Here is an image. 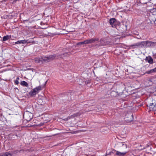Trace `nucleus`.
Instances as JSON below:
<instances>
[{
  "label": "nucleus",
  "mask_w": 156,
  "mask_h": 156,
  "mask_svg": "<svg viewBox=\"0 0 156 156\" xmlns=\"http://www.w3.org/2000/svg\"><path fill=\"white\" fill-rule=\"evenodd\" d=\"M27 43V41L25 40H22L20 41H18L15 42V44H25Z\"/></svg>",
  "instance_id": "obj_16"
},
{
  "label": "nucleus",
  "mask_w": 156,
  "mask_h": 156,
  "mask_svg": "<svg viewBox=\"0 0 156 156\" xmlns=\"http://www.w3.org/2000/svg\"><path fill=\"white\" fill-rule=\"evenodd\" d=\"M20 84L22 86L24 87H27L28 86V83L24 81H21Z\"/></svg>",
  "instance_id": "obj_18"
},
{
  "label": "nucleus",
  "mask_w": 156,
  "mask_h": 156,
  "mask_svg": "<svg viewBox=\"0 0 156 156\" xmlns=\"http://www.w3.org/2000/svg\"><path fill=\"white\" fill-rule=\"evenodd\" d=\"M115 155L118 156H124L127 153V152H121L118 151H116Z\"/></svg>",
  "instance_id": "obj_14"
},
{
  "label": "nucleus",
  "mask_w": 156,
  "mask_h": 156,
  "mask_svg": "<svg viewBox=\"0 0 156 156\" xmlns=\"http://www.w3.org/2000/svg\"><path fill=\"white\" fill-rule=\"evenodd\" d=\"M12 38L13 39L15 38V37L14 36H12Z\"/></svg>",
  "instance_id": "obj_33"
},
{
  "label": "nucleus",
  "mask_w": 156,
  "mask_h": 156,
  "mask_svg": "<svg viewBox=\"0 0 156 156\" xmlns=\"http://www.w3.org/2000/svg\"><path fill=\"white\" fill-rule=\"evenodd\" d=\"M117 21L115 18H112L110 19L109 23L110 25L112 27H116V23H117Z\"/></svg>",
  "instance_id": "obj_8"
},
{
  "label": "nucleus",
  "mask_w": 156,
  "mask_h": 156,
  "mask_svg": "<svg viewBox=\"0 0 156 156\" xmlns=\"http://www.w3.org/2000/svg\"><path fill=\"white\" fill-rule=\"evenodd\" d=\"M155 72H156L154 68V69H151L149 71H147L146 73L147 74H151Z\"/></svg>",
  "instance_id": "obj_21"
},
{
  "label": "nucleus",
  "mask_w": 156,
  "mask_h": 156,
  "mask_svg": "<svg viewBox=\"0 0 156 156\" xmlns=\"http://www.w3.org/2000/svg\"><path fill=\"white\" fill-rule=\"evenodd\" d=\"M152 149L151 145V144L147 145L145 147H144L142 149V150L146 149L145 151L147 153H149L150 151H151Z\"/></svg>",
  "instance_id": "obj_10"
},
{
  "label": "nucleus",
  "mask_w": 156,
  "mask_h": 156,
  "mask_svg": "<svg viewBox=\"0 0 156 156\" xmlns=\"http://www.w3.org/2000/svg\"><path fill=\"white\" fill-rule=\"evenodd\" d=\"M0 156H5L4 153H2L0 154Z\"/></svg>",
  "instance_id": "obj_32"
},
{
  "label": "nucleus",
  "mask_w": 156,
  "mask_h": 156,
  "mask_svg": "<svg viewBox=\"0 0 156 156\" xmlns=\"http://www.w3.org/2000/svg\"><path fill=\"white\" fill-rule=\"evenodd\" d=\"M146 48H151V41H146Z\"/></svg>",
  "instance_id": "obj_22"
},
{
  "label": "nucleus",
  "mask_w": 156,
  "mask_h": 156,
  "mask_svg": "<svg viewBox=\"0 0 156 156\" xmlns=\"http://www.w3.org/2000/svg\"><path fill=\"white\" fill-rule=\"evenodd\" d=\"M130 48H136L138 47H140L139 43H135L133 44L128 46Z\"/></svg>",
  "instance_id": "obj_11"
},
{
  "label": "nucleus",
  "mask_w": 156,
  "mask_h": 156,
  "mask_svg": "<svg viewBox=\"0 0 156 156\" xmlns=\"http://www.w3.org/2000/svg\"><path fill=\"white\" fill-rule=\"evenodd\" d=\"M19 77H17L16 78V80H14V81L15 84L16 85L18 84L19 83Z\"/></svg>",
  "instance_id": "obj_24"
},
{
  "label": "nucleus",
  "mask_w": 156,
  "mask_h": 156,
  "mask_svg": "<svg viewBox=\"0 0 156 156\" xmlns=\"http://www.w3.org/2000/svg\"><path fill=\"white\" fill-rule=\"evenodd\" d=\"M139 43L140 47L141 48H146V41L139 42Z\"/></svg>",
  "instance_id": "obj_13"
},
{
  "label": "nucleus",
  "mask_w": 156,
  "mask_h": 156,
  "mask_svg": "<svg viewBox=\"0 0 156 156\" xmlns=\"http://www.w3.org/2000/svg\"><path fill=\"white\" fill-rule=\"evenodd\" d=\"M155 106L154 107H153V108L151 107V111H156V105H155Z\"/></svg>",
  "instance_id": "obj_28"
},
{
  "label": "nucleus",
  "mask_w": 156,
  "mask_h": 156,
  "mask_svg": "<svg viewBox=\"0 0 156 156\" xmlns=\"http://www.w3.org/2000/svg\"><path fill=\"white\" fill-rule=\"evenodd\" d=\"M107 40L105 38H102L100 40L96 42L94 46L96 48H98L100 46L105 45L107 44Z\"/></svg>",
  "instance_id": "obj_3"
},
{
  "label": "nucleus",
  "mask_w": 156,
  "mask_h": 156,
  "mask_svg": "<svg viewBox=\"0 0 156 156\" xmlns=\"http://www.w3.org/2000/svg\"><path fill=\"white\" fill-rule=\"evenodd\" d=\"M41 89V86H39L36 87L34 89H33L29 92V94L31 97H34Z\"/></svg>",
  "instance_id": "obj_2"
},
{
  "label": "nucleus",
  "mask_w": 156,
  "mask_h": 156,
  "mask_svg": "<svg viewBox=\"0 0 156 156\" xmlns=\"http://www.w3.org/2000/svg\"><path fill=\"white\" fill-rule=\"evenodd\" d=\"M140 3L142 4H147V1H146L145 0H140Z\"/></svg>",
  "instance_id": "obj_25"
},
{
  "label": "nucleus",
  "mask_w": 156,
  "mask_h": 156,
  "mask_svg": "<svg viewBox=\"0 0 156 156\" xmlns=\"http://www.w3.org/2000/svg\"><path fill=\"white\" fill-rule=\"evenodd\" d=\"M11 38L12 36L11 35H6L3 37L2 41H7Z\"/></svg>",
  "instance_id": "obj_15"
},
{
  "label": "nucleus",
  "mask_w": 156,
  "mask_h": 156,
  "mask_svg": "<svg viewBox=\"0 0 156 156\" xmlns=\"http://www.w3.org/2000/svg\"><path fill=\"white\" fill-rule=\"evenodd\" d=\"M116 151L115 150L113 149L112 151L108 153H106V155H110L112 153H114Z\"/></svg>",
  "instance_id": "obj_26"
},
{
  "label": "nucleus",
  "mask_w": 156,
  "mask_h": 156,
  "mask_svg": "<svg viewBox=\"0 0 156 156\" xmlns=\"http://www.w3.org/2000/svg\"><path fill=\"white\" fill-rule=\"evenodd\" d=\"M44 59H43L44 62H51L55 58L58 59L59 57H61L62 55H56V54H53L52 55L44 56Z\"/></svg>",
  "instance_id": "obj_1"
},
{
  "label": "nucleus",
  "mask_w": 156,
  "mask_h": 156,
  "mask_svg": "<svg viewBox=\"0 0 156 156\" xmlns=\"http://www.w3.org/2000/svg\"><path fill=\"white\" fill-rule=\"evenodd\" d=\"M150 45L151 48H154L156 46V42L151 41Z\"/></svg>",
  "instance_id": "obj_20"
},
{
  "label": "nucleus",
  "mask_w": 156,
  "mask_h": 156,
  "mask_svg": "<svg viewBox=\"0 0 156 156\" xmlns=\"http://www.w3.org/2000/svg\"><path fill=\"white\" fill-rule=\"evenodd\" d=\"M33 114L30 112L26 111L24 112L23 115V118L27 122H29L33 118Z\"/></svg>",
  "instance_id": "obj_4"
},
{
  "label": "nucleus",
  "mask_w": 156,
  "mask_h": 156,
  "mask_svg": "<svg viewBox=\"0 0 156 156\" xmlns=\"http://www.w3.org/2000/svg\"><path fill=\"white\" fill-rule=\"evenodd\" d=\"M155 22L156 21V20H155Z\"/></svg>",
  "instance_id": "obj_37"
},
{
  "label": "nucleus",
  "mask_w": 156,
  "mask_h": 156,
  "mask_svg": "<svg viewBox=\"0 0 156 156\" xmlns=\"http://www.w3.org/2000/svg\"><path fill=\"white\" fill-rule=\"evenodd\" d=\"M155 105H152L151 104H147V106L149 107L150 110L151 111V108L154 107L155 106Z\"/></svg>",
  "instance_id": "obj_23"
},
{
  "label": "nucleus",
  "mask_w": 156,
  "mask_h": 156,
  "mask_svg": "<svg viewBox=\"0 0 156 156\" xmlns=\"http://www.w3.org/2000/svg\"><path fill=\"white\" fill-rule=\"evenodd\" d=\"M151 11H152L153 12H155L156 11V9L155 8H153L151 10Z\"/></svg>",
  "instance_id": "obj_31"
},
{
  "label": "nucleus",
  "mask_w": 156,
  "mask_h": 156,
  "mask_svg": "<svg viewBox=\"0 0 156 156\" xmlns=\"http://www.w3.org/2000/svg\"><path fill=\"white\" fill-rule=\"evenodd\" d=\"M90 83V81L89 80L86 81H85V83L86 84H87Z\"/></svg>",
  "instance_id": "obj_30"
},
{
  "label": "nucleus",
  "mask_w": 156,
  "mask_h": 156,
  "mask_svg": "<svg viewBox=\"0 0 156 156\" xmlns=\"http://www.w3.org/2000/svg\"><path fill=\"white\" fill-rule=\"evenodd\" d=\"M133 115L132 114H127L126 115L125 118V121L128 122H130L133 119Z\"/></svg>",
  "instance_id": "obj_5"
},
{
  "label": "nucleus",
  "mask_w": 156,
  "mask_h": 156,
  "mask_svg": "<svg viewBox=\"0 0 156 156\" xmlns=\"http://www.w3.org/2000/svg\"><path fill=\"white\" fill-rule=\"evenodd\" d=\"M156 72V67L155 68Z\"/></svg>",
  "instance_id": "obj_35"
},
{
  "label": "nucleus",
  "mask_w": 156,
  "mask_h": 156,
  "mask_svg": "<svg viewBox=\"0 0 156 156\" xmlns=\"http://www.w3.org/2000/svg\"><path fill=\"white\" fill-rule=\"evenodd\" d=\"M4 154L5 156H11V154L9 152H6Z\"/></svg>",
  "instance_id": "obj_27"
},
{
  "label": "nucleus",
  "mask_w": 156,
  "mask_h": 156,
  "mask_svg": "<svg viewBox=\"0 0 156 156\" xmlns=\"http://www.w3.org/2000/svg\"><path fill=\"white\" fill-rule=\"evenodd\" d=\"M122 145H124V144L123 143H122Z\"/></svg>",
  "instance_id": "obj_36"
},
{
  "label": "nucleus",
  "mask_w": 156,
  "mask_h": 156,
  "mask_svg": "<svg viewBox=\"0 0 156 156\" xmlns=\"http://www.w3.org/2000/svg\"><path fill=\"white\" fill-rule=\"evenodd\" d=\"M145 60L150 64H152L153 63V60L151 56L146 57Z\"/></svg>",
  "instance_id": "obj_12"
},
{
  "label": "nucleus",
  "mask_w": 156,
  "mask_h": 156,
  "mask_svg": "<svg viewBox=\"0 0 156 156\" xmlns=\"http://www.w3.org/2000/svg\"><path fill=\"white\" fill-rule=\"evenodd\" d=\"M44 59V56H41L40 57L35 58L34 59V61L36 63L42 64L44 62L43 59Z\"/></svg>",
  "instance_id": "obj_7"
},
{
  "label": "nucleus",
  "mask_w": 156,
  "mask_h": 156,
  "mask_svg": "<svg viewBox=\"0 0 156 156\" xmlns=\"http://www.w3.org/2000/svg\"><path fill=\"white\" fill-rule=\"evenodd\" d=\"M65 100L66 101H71L73 99V96L70 93H67V95L65 96Z\"/></svg>",
  "instance_id": "obj_6"
},
{
  "label": "nucleus",
  "mask_w": 156,
  "mask_h": 156,
  "mask_svg": "<svg viewBox=\"0 0 156 156\" xmlns=\"http://www.w3.org/2000/svg\"><path fill=\"white\" fill-rule=\"evenodd\" d=\"M148 104H151L152 105L156 104V97H153L152 98V100L151 102L149 103Z\"/></svg>",
  "instance_id": "obj_17"
},
{
  "label": "nucleus",
  "mask_w": 156,
  "mask_h": 156,
  "mask_svg": "<svg viewBox=\"0 0 156 156\" xmlns=\"http://www.w3.org/2000/svg\"><path fill=\"white\" fill-rule=\"evenodd\" d=\"M99 38L96 37L91 38L90 39H88L86 40L87 44L95 43L96 41L97 42V41H99Z\"/></svg>",
  "instance_id": "obj_9"
},
{
  "label": "nucleus",
  "mask_w": 156,
  "mask_h": 156,
  "mask_svg": "<svg viewBox=\"0 0 156 156\" xmlns=\"http://www.w3.org/2000/svg\"><path fill=\"white\" fill-rule=\"evenodd\" d=\"M125 145L126 146V147H127L126 145V144H125Z\"/></svg>",
  "instance_id": "obj_34"
},
{
  "label": "nucleus",
  "mask_w": 156,
  "mask_h": 156,
  "mask_svg": "<svg viewBox=\"0 0 156 156\" xmlns=\"http://www.w3.org/2000/svg\"><path fill=\"white\" fill-rule=\"evenodd\" d=\"M70 119V117L69 116H68L67 118H66L63 119V120H64L65 121H67Z\"/></svg>",
  "instance_id": "obj_29"
},
{
  "label": "nucleus",
  "mask_w": 156,
  "mask_h": 156,
  "mask_svg": "<svg viewBox=\"0 0 156 156\" xmlns=\"http://www.w3.org/2000/svg\"><path fill=\"white\" fill-rule=\"evenodd\" d=\"M83 44H87V41L86 40L84 41L83 42H79L78 43L77 45H81Z\"/></svg>",
  "instance_id": "obj_19"
}]
</instances>
